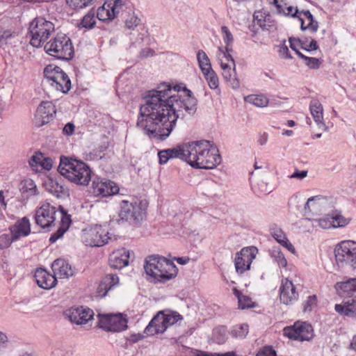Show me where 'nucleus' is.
<instances>
[{
  "label": "nucleus",
  "mask_w": 356,
  "mask_h": 356,
  "mask_svg": "<svg viewBox=\"0 0 356 356\" xmlns=\"http://www.w3.org/2000/svg\"><path fill=\"white\" fill-rule=\"evenodd\" d=\"M184 91L186 99H182L166 83L149 90L144 97L145 103L140 107L137 127L152 138L165 140L175 128L177 119L184 117V111L193 115L197 110V99L190 90L185 88Z\"/></svg>",
  "instance_id": "1"
},
{
  "label": "nucleus",
  "mask_w": 356,
  "mask_h": 356,
  "mask_svg": "<svg viewBox=\"0 0 356 356\" xmlns=\"http://www.w3.org/2000/svg\"><path fill=\"white\" fill-rule=\"evenodd\" d=\"M184 161L197 169H213L221 163L218 150L209 140L184 143Z\"/></svg>",
  "instance_id": "2"
},
{
  "label": "nucleus",
  "mask_w": 356,
  "mask_h": 356,
  "mask_svg": "<svg viewBox=\"0 0 356 356\" xmlns=\"http://www.w3.org/2000/svg\"><path fill=\"white\" fill-rule=\"evenodd\" d=\"M58 216L60 218V225L57 231L54 232L49 238V241L51 243L61 238L69 229L72 222L70 216L60 207L58 209L49 202L42 204L35 211V222L43 229L54 225Z\"/></svg>",
  "instance_id": "3"
},
{
  "label": "nucleus",
  "mask_w": 356,
  "mask_h": 356,
  "mask_svg": "<svg viewBox=\"0 0 356 356\" xmlns=\"http://www.w3.org/2000/svg\"><path fill=\"white\" fill-rule=\"evenodd\" d=\"M58 171L70 182L87 186L91 179V170L83 161L72 157L60 156Z\"/></svg>",
  "instance_id": "4"
},
{
  "label": "nucleus",
  "mask_w": 356,
  "mask_h": 356,
  "mask_svg": "<svg viewBox=\"0 0 356 356\" xmlns=\"http://www.w3.org/2000/svg\"><path fill=\"white\" fill-rule=\"evenodd\" d=\"M145 273L154 282L165 283L177 275L175 264L169 259L159 255H152L145 259Z\"/></svg>",
  "instance_id": "5"
},
{
  "label": "nucleus",
  "mask_w": 356,
  "mask_h": 356,
  "mask_svg": "<svg viewBox=\"0 0 356 356\" xmlns=\"http://www.w3.org/2000/svg\"><path fill=\"white\" fill-rule=\"evenodd\" d=\"M44 49L49 56L63 60H71L74 54L71 39L63 33H57L44 44Z\"/></svg>",
  "instance_id": "6"
},
{
  "label": "nucleus",
  "mask_w": 356,
  "mask_h": 356,
  "mask_svg": "<svg viewBox=\"0 0 356 356\" xmlns=\"http://www.w3.org/2000/svg\"><path fill=\"white\" fill-rule=\"evenodd\" d=\"M30 44L36 48L41 47L55 31V25L43 17H35L29 24Z\"/></svg>",
  "instance_id": "7"
},
{
  "label": "nucleus",
  "mask_w": 356,
  "mask_h": 356,
  "mask_svg": "<svg viewBox=\"0 0 356 356\" xmlns=\"http://www.w3.org/2000/svg\"><path fill=\"white\" fill-rule=\"evenodd\" d=\"M273 3L279 13H283L284 15L297 17L300 22V28L302 31L308 30L311 33H315L318 28V22L316 21L309 10L299 11L296 8L289 6H286L283 1L280 3L279 0H270Z\"/></svg>",
  "instance_id": "8"
},
{
  "label": "nucleus",
  "mask_w": 356,
  "mask_h": 356,
  "mask_svg": "<svg viewBox=\"0 0 356 356\" xmlns=\"http://www.w3.org/2000/svg\"><path fill=\"white\" fill-rule=\"evenodd\" d=\"M44 81L57 91L67 93L71 89V81L60 67L47 65L44 70Z\"/></svg>",
  "instance_id": "9"
},
{
  "label": "nucleus",
  "mask_w": 356,
  "mask_h": 356,
  "mask_svg": "<svg viewBox=\"0 0 356 356\" xmlns=\"http://www.w3.org/2000/svg\"><path fill=\"white\" fill-rule=\"evenodd\" d=\"M335 259L339 267L350 266L356 268V243L343 241L334 249Z\"/></svg>",
  "instance_id": "10"
},
{
  "label": "nucleus",
  "mask_w": 356,
  "mask_h": 356,
  "mask_svg": "<svg viewBox=\"0 0 356 356\" xmlns=\"http://www.w3.org/2000/svg\"><path fill=\"white\" fill-rule=\"evenodd\" d=\"M119 216L122 220L133 225H139L145 216V208L142 202L122 200L120 202Z\"/></svg>",
  "instance_id": "11"
},
{
  "label": "nucleus",
  "mask_w": 356,
  "mask_h": 356,
  "mask_svg": "<svg viewBox=\"0 0 356 356\" xmlns=\"http://www.w3.org/2000/svg\"><path fill=\"white\" fill-rule=\"evenodd\" d=\"M83 241L86 245L101 247L111 239L108 226L95 225L83 230Z\"/></svg>",
  "instance_id": "12"
},
{
  "label": "nucleus",
  "mask_w": 356,
  "mask_h": 356,
  "mask_svg": "<svg viewBox=\"0 0 356 356\" xmlns=\"http://www.w3.org/2000/svg\"><path fill=\"white\" fill-rule=\"evenodd\" d=\"M284 336L297 341H309L313 337L312 326L306 322L298 321L293 326L284 329Z\"/></svg>",
  "instance_id": "13"
},
{
  "label": "nucleus",
  "mask_w": 356,
  "mask_h": 356,
  "mask_svg": "<svg viewBox=\"0 0 356 356\" xmlns=\"http://www.w3.org/2000/svg\"><path fill=\"white\" fill-rule=\"evenodd\" d=\"M56 113V106L52 102H42L35 111L33 124L35 127H41L54 120Z\"/></svg>",
  "instance_id": "14"
},
{
  "label": "nucleus",
  "mask_w": 356,
  "mask_h": 356,
  "mask_svg": "<svg viewBox=\"0 0 356 356\" xmlns=\"http://www.w3.org/2000/svg\"><path fill=\"white\" fill-rule=\"evenodd\" d=\"M258 252L257 248L250 246L243 248L236 254L234 265L236 271L238 274H243L250 268V265Z\"/></svg>",
  "instance_id": "15"
},
{
  "label": "nucleus",
  "mask_w": 356,
  "mask_h": 356,
  "mask_svg": "<svg viewBox=\"0 0 356 356\" xmlns=\"http://www.w3.org/2000/svg\"><path fill=\"white\" fill-rule=\"evenodd\" d=\"M98 326L108 332H118L127 327V321L122 314H106L99 318Z\"/></svg>",
  "instance_id": "16"
},
{
  "label": "nucleus",
  "mask_w": 356,
  "mask_h": 356,
  "mask_svg": "<svg viewBox=\"0 0 356 356\" xmlns=\"http://www.w3.org/2000/svg\"><path fill=\"white\" fill-rule=\"evenodd\" d=\"M124 6L122 0H108L98 8L97 17L100 21L111 20L119 15Z\"/></svg>",
  "instance_id": "17"
},
{
  "label": "nucleus",
  "mask_w": 356,
  "mask_h": 356,
  "mask_svg": "<svg viewBox=\"0 0 356 356\" xmlns=\"http://www.w3.org/2000/svg\"><path fill=\"white\" fill-rule=\"evenodd\" d=\"M118 191V186L111 180L96 177L92 181V192L96 196L107 197Z\"/></svg>",
  "instance_id": "18"
},
{
  "label": "nucleus",
  "mask_w": 356,
  "mask_h": 356,
  "mask_svg": "<svg viewBox=\"0 0 356 356\" xmlns=\"http://www.w3.org/2000/svg\"><path fill=\"white\" fill-rule=\"evenodd\" d=\"M65 314L72 323L76 325H83L92 319L94 312L90 308L81 306L70 308L66 312Z\"/></svg>",
  "instance_id": "19"
},
{
  "label": "nucleus",
  "mask_w": 356,
  "mask_h": 356,
  "mask_svg": "<svg viewBox=\"0 0 356 356\" xmlns=\"http://www.w3.org/2000/svg\"><path fill=\"white\" fill-rule=\"evenodd\" d=\"M280 302L284 305H292L298 299V293L293 282L288 279H283L280 287Z\"/></svg>",
  "instance_id": "20"
},
{
  "label": "nucleus",
  "mask_w": 356,
  "mask_h": 356,
  "mask_svg": "<svg viewBox=\"0 0 356 356\" xmlns=\"http://www.w3.org/2000/svg\"><path fill=\"white\" fill-rule=\"evenodd\" d=\"M34 277L38 286L44 289H50L56 284V278L54 275L47 272L44 268H37Z\"/></svg>",
  "instance_id": "21"
},
{
  "label": "nucleus",
  "mask_w": 356,
  "mask_h": 356,
  "mask_svg": "<svg viewBox=\"0 0 356 356\" xmlns=\"http://www.w3.org/2000/svg\"><path fill=\"white\" fill-rule=\"evenodd\" d=\"M310 113L319 129L327 131V127L323 119V107L318 99H312L309 103Z\"/></svg>",
  "instance_id": "22"
},
{
  "label": "nucleus",
  "mask_w": 356,
  "mask_h": 356,
  "mask_svg": "<svg viewBox=\"0 0 356 356\" xmlns=\"http://www.w3.org/2000/svg\"><path fill=\"white\" fill-rule=\"evenodd\" d=\"M159 163H166L171 159H180L184 161V143L175 147L161 150L158 152Z\"/></svg>",
  "instance_id": "23"
},
{
  "label": "nucleus",
  "mask_w": 356,
  "mask_h": 356,
  "mask_svg": "<svg viewBox=\"0 0 356 356\" xmlns=\"http://www.w3.org/2000/svg\"><path fill=\"white\" fill-rule=\"evenodd\" d=\"M129 251L122 248L113 252L109 258V264L111 268L120 269L129 264Z\"/></svg>",
  "instance_id": "24"
},
{
  "label": "nucleus",
  "mask_w": 356,
  "mask_h": 356,
  "mask_svg": "<svg viewBox=\"0 0 356 356\" xmlns=\"http://www.w3.org/2000/svg\"><path fill=\"white\" fill-rule=\"evenodd\" d=\"M167 327L163 320V312H159L149 323L145 329V333L147 335H154L163 333Z\"/></svg>",
  "instance_id": "25"
},
{
  "label": "nucleus",
  "mask_w": 356,
  "mask_h": 356,
  "mask_svg": "<svg viewBox=\"0 0 356 356\" xmlns=\"http://www.w3.org/2000/svg\"><path fill=\"white\" fill-rule=\"evenodd\" d=\"M51 269L56 278H67L74 274L71 266L63 259L55 260L51 264Z\"/></svg>",
  "instance_id": "26"
},
{
  "label": "nucleus",
  "mask_w": 356,
  "mask_h": 356,
  "mask_svg": "<svg viewBox=\"0 0 356 356\" xmlns=\"http://www.w3.org/2000/svg\"><path fill=\"white\" fill-rule=\"evenodd\" d=\"M119 283V278L116 275L108 274L102 278L97 290L98 296L104 298L107 293L117 286Z\"/></svg>",
  "instance_id": "27"
},
{
  "label": "nucleus",
  "mask_w": 356,
  "mask_h": 356,
  "mask_svg": "<svg viewBox=\"0 0 356 356\" xmlns=\"http://www.w3.org/2000/svg\"><path fill=\"white\" fill-rule=\"evenodd\" d=\"M10 229L13 240H17L20 237L28 236L31 232L29 219L24 217L20 221L10 227Z\"/></svg>",
  "instance_id": "28"
},
{
  "label": "nucleus",
  "mask_w": 356,
  "mask_h": 356,
  "mask_svg": "<svg viewBox=\"0 0 356 356\" xmlns=\"http://www.w3.org/2000/svg\"><path fill=\"white\" fill-rule=\"evenodd\" d=\"M325 197L321 195L309 197L304 207L305 216L308 217L311 213L320 211V207L325 203Z\"/></svg>",
  "instance_id": "29"
},
{
  "label": "nucleus",
  "mask_w": 356,
  "mask_h": 356,
  "mask_svg": "<svg viewBox=\"0 0 356 356\" xmlns=\"http://www.w3.org/2000/svg\"><path fill=\"white\" fill-rule=\"evenodd\" d=\"M334 287L340 296H349L356 291V277L337 282Z\"/></svg>",
  "instance_id": "30"
},
{
  "label": "nucleus",
  "mask_w": 356,
  "mask_h": 356,
  "mask_svg": "<svg viewBox=\"0 0 356 356\" xmlns=\"http://www.w3.org/2000/svg\"><path fill=\"white\" fill-rule=\"evenodd\" d=\"M47 190L57 197L68 195V189L56 180L49 179L46 182Z\"/></svg>",
  "instance_id": "31"
},
{
  "label": "nucleus",
  "mask_w": 356,
  "mask_h": 356,
  "mask_svg": "<svg viewBox=\"0 0 356 356\" xmlns=\"http://www.w3.org/2000/svg\"><path fill=\"white\" fill-rule=\"evenodd\" d=\"M335 311L348 317H356V298H353L344 302V305L337 304Z\"/></svg>",
  "instance_id": "32"
},
{
  "label": "nucleus",
  "mask_w": 356,
  "mask_h": 356,
  "mask_svg": "<svg viewBox=\"0 0 356 356\" xmlns=\"http://www.w3.org/2000/svg\"><path fill=\"white\" fill-rule=\"evenodd\" d=\"M20 191L26 197H30L38 194L36 184L31 179H26L20 183Z\"/></svg>",
  "instance_id": "33"
},
{
  "label": "nucleus",
  "mask_w": 356,
  "mask_h": 356,
  "mask_svg": "<svg viewBox=\"0 0 356 356\" xmlns=\"http://www.w3.org/2000/svg\"><path fill=\"white\" fill-rule=\"evenodd\" d=\"M232 51H228L227 47L223 48L222 46L218 47L216 56L220 63V67H222L224 64H230L232 60H234L230 54Z\"/></svg>",
  "instance_id": "34"
},
{
  "label": "nucleus",
  "mask_w": 356,
  "mask_h": 356,
  "mask_svg": "<svg viewBox=\"0 0 356 356\" xmlns=\"http://www.w3.org/2000/svg\"><path fill=\"white\" fill-rule=\"evenodd\" d=\"M197 60L202 73L213 70L210 59L203 50H199L197 53Z\"/></svg>",
  "instance_id": "35"
},
{
  "label": "nucleus",
  "mask_w": 356,
  "mask_h": 356,
  "mask_svg": "<svg viewBox=\"0 0 356 356\" xmlns=\"http://www.w3.org/2000/svg\"><path fill=\"white\" fill-rule=\"evenodd\" d=\"M245 101L257 107H265L268 104V99L262 95H250L245 97Z\"/></svg>",
  "instance_id": "36"
},
{
  "label": "nucleus",
  "mask_w": 356,
  "mask_h": 356,
  "mask_svg": "<svg viewBox=\"0 0 356 356\" xmlns=\"http://www.w3.org/2000/svg\"><path fill=\"white\" fill-rule=\"evenodd\" d=\"M211 90L218 89L219 79L217 74L213 70H211L202 73Z\"/></svg>",
  "instance_id": "37"
},
{
  "label": "nucleus",
  "mask_w": 356,
  "mask_h": 356,
  "mask_svg": "<svg viewBox=\"0 0 356 356\" xmlns=\"http://www.w3.org/2000/svg\"><path fill=\"white\" fill-rule=\"evenodd\" d=\"M15 38V33L10 30H0V47L5 49L7 44L13 43Z\"/></svg>",
  "instance_id": "38"
},
{
  "label": "nucleus",
  "mask_w": 356,
  "mask_h": 356,
  "mask_svg": "<svg viewBox=\"0 0 356 356\" xmlns=\"http://www.w3.org/2000/svg\"><path fill=\"white\" fill-rule=\"evenodd\" d=\"M221 34L225 47L228 51H232L234 36L229 28L226 26H221Z\"/></svg>",
  "instance_id": "39"
},
{
  "label": "nucleus",
  "mask_w": 356,
  "mask_h": 356,
  "mask_svg": "<svg viewBox=\"0 0 356 356\" xmlns=\"http://www.w3.org/2000/svg\"><path fill=\"white\" fill-rule=\"evenodd\" d=\"M248 333V325L247 324L236 325L234 326L229 334L234 338L243 339Z\"/></svg>",
  "instance_id": "40"
},
{
  "label": "nucleus",
  "mask_w": 356,
  "mask_h": 356,
  "mask_svg": "<svg viewBox=\"0 0 356 356\" xmlns=\"http://www.w3.org/2000/svg\"><path fill=\"white\" fill-rule=\"evenodd\" d=\"M213 337L219 344L224 343L227 339V330L225 326H219L213 330Z\"/></svg>",
  "instance_id": "41"
},
{
  "label": "nucleus",
  "mask_w": 356,
  "mask_h": 356,
  "mask_svg": "<svg viewBox=\"0 0 356 356\" xmlns=\"http://www.w3.org/2000/svg\"><path fill=\"white\" fill-rule=\"evenodd\" d=\"M234 295L238 298L239 308L244 309L253 306V302L251 298L248 296L242 295L239 291L234 289Z\"/></svg>",
  "instance_id": "42"
},
{
  "label": "nucleus",
  "mask_w": 356,
  "mask_h": 356,
  "mask_svg": "<svg viewBox=\"0 0 356 356\" xmlns=\"http://www.w3.org/2000/svg\"><path fill=\"white\" fill-rule=\"evenodd\" d=\"M271 257L273 261L277 264L280 267L284 268L287 265V261L284 254L279 250V248H273L270 251Z\"/></svg>",
  "instance_id": "43"
},
{
  "label": "nucleus",
  "mask_w": 356,
  "mask_h": 356,
  "mask_svg": "<svg viewBox=\"0 0 356 356\" xmlns=\"http://www.w3.org/2000/svg\"><path fill=\"white\" fill-rule=\"evenodd\" d=\"M317 296L316 295L309 296L302 302V309L304 313H311L317 306Z\"/></svg>",
  "instance_id": "44"
},
{
  "label": "nucleus",
  "mask_w": 356,
  "mask_h": 356,
  "mask_svg": "<svg viewBox=\"0 0 356 356\" xmlns=\"http://www.w3.org/2000/svg\"><path fill=\"white\" fill-rule=\"evenodd\" d=\"M182 319L180 314L174 312H163V320L167 328Z\"/></svg>",
  "instance_id": "45"
},
{
  "label": "nucleus",
  "mask_w": 356,
  "mask_h": 356,
  "mask_svg": "<svg viewBox=\"0 0 356 356\" xmlns=\"http://www.w3.org/2000/svg\"><path fill=\"white\" fill-rule=\"evenodd\" d=\"M95 12L90 10L82 19L80 25L86 29H91L95 24Z\"/></svg>",
  "instance_id": "46"
},
{
  "label": "nucleus",
  "mask_w": 356,
  "mask_h": 356,
  "mask_svg": "<svg viewBox=\"0 0 356 356\" xmlns=\"http://www.w3.org/2000/svg\"><path fill=\"white\" fill-rule=\"evenodd\" d=\"M252 188L254 193L260 195H266L269 193L271 190L268 188V184L263 181L254 183L252 186Z\"/></svg>",
  "instance_id": "47"
},
{
  "label": "nucleus",
  "mask_w": 356,
  "mask_h": 356,
  "mask_svg": "<svg viewBox=\"0 0 356 356\" xmlns=\"http://www.w3.org/2000/svg\"><path fill=\"white\" fill-rule=\"evenodd\" d=\"M298 56L304 60L305 64L310 69H318L320 67L321 62L318 58L306 56L301 52H298Z\"/></svg>",
  "instance_id": "48"
},
{
  "label": "nucleus",
  "mask_w": 356,
  "mask_h": 356,
  "mask_svg": "<svg viewBox=\"0 0 356 356\" xmlns=\"http://www.w3.org/2000/svg\"><path fill=\"white\" fill-rule=\"evenodd\" d=\"M331 216H327L322 218L315 219L313 221V226L319 227L322 229H329L333 227Z\"/></svg>",
  "instance_id": "49"
},
{
  "label": "nucleus",
  "mask_w": 356,
  "mask_h": 356,
  "mask_svg": "<svg viewBox=\"0 0 356 356\" xmlns=\"http://www.w3.org/2000/svg\"><path fill=\"white\" fill-rule=\"evenodd\" d=\"M333 227H340L348 224L349 220L346 218L341 214L336 213L331 216Z\"/></svg>",
  "instance_id": "50"
},
{
  "label": "nucleus",
  "mask_w": 356,
  "mask_h": 356,
  "mask_svg": "<svg viewBox=\"0 0 356 356\" xmlns=\"http://www.w3.org/2000/svg\"><path fill=\"white\" fill-rule=\"evenodd\" d=\"M92 0H66L67 4L74 9H81L88 6Z\"/></svg>",
  "instance_id": "51"
},
{
  "label": "nucleus",
  "mask_w": 356,
  "mask_h": 356,
  "mask_svg": "<svg viewBox=\"0 0 356 356\" xmlns=\"http://www.w3.org/2000/svg\"><path fill=\"white\" fill-rule=\"evenodd\" d=\"M271 234L273 237L282 245L287 241V238L284 232L280 228L271 229Z\"/></svg>",
  "instance_id": "52"
},
{
  "label": "nucleus",
  "mask_w": 356,
  "mask_h": 356,
  "mask_svg": "<svg viewBox=\"0 0 356 356\" xmlns=\"http://www.w3.org/2000/svg\"><path fill=\"white\" fill-rule=\"evenodd\" d=\"M222 69V74L225 79L226 78H230V74H232L234 72H236V64L234 60H232L230 64H224L222 67H220Z\"/></svg>",
  "instance_id": "53"
},
{
  "label": "nucleus",
  "mask_w": 356,
  "mask_h": 356,
  "mask_svg": "<svg viewBox=\"0 0 356 356\" xmlns=\"http://www.w3.org/2000/svg\"><path fill=\"white\" fill-rule=\"evenodd\" d=\"M141 22L140 19L136 15L133 14L125 21V26L129 29H134L140 25Z\"/></svg>",
  "instance_id": "54"
},
{
  "label": "nucleus",
  "mask_w": 356,
  "mask_h": 356,
  "mask_svg": "<svg viewBox=\"0 0 356 356\" xmlns=\"http://www.w3.org/2000/svg\"><path fill=\"white\" fill-rule=\"evenodd\" d=\"M194 356H236L234 352H227L225 353H209L202 350H196Z\"/></svg>",
  "instance_id": "55"
},
{
  "label": "nucleus",
  "mask_w": 356,
  "mask_h": 356,
  "mask_svg": "<svg viewBox=\"0 0 356 356\" xmlns=\"http://www.w3.org/2000/svg\"><path fill=\"white\" fill-rule=\"evenodd\" d=\"M225 80L234 90H236L240 87V81L237 77L236 72L232 74H230V78H226Z\"/></svg>",
  "instance_id": "56"
},
{
  "label": "nucleus",
  "mask_w": 356,
  "mask_h": 356,
  "mask_svg": "<svg viewBox=\"0 0 356 356\" xmlns=\"http://www.w3.org/2000/svg\"><path fill=\"white\" fill-rule=\"evenodd\" d=\"M12 234H2L0 236V249L8 248L13 241Z\"/></svg>",
  "instance_id": "57"
},
{
  "label": "nucleus",
  "mask_w": 356,
  "mask_h": 356,
  "mask_svg": "<svg viewBox=\"0 0 356 356\" xmlns=\"http://www.w3.org/2000/svg\"><path fill=\"white\" fill-rule=\"evenodd\" d=\"M289 43L290 47L296 53L297 55L298 52H300L298 49V47H300L302 49H303V45H305V43L303 41H301L297 38H290Z\"/></svg>",
  "instance_id": "58"
},
{
  "label": "nucleus",
  "mask_w": 356,
  "mask_h": 356,
  "mask_svg": "<svg viewBox=\"0 0 356 356\" xmlns=\"http://www.w3.org/2000/svg\"><path fill=\"white\" fill-rule=\"evenodd\" d=\"M42 160V154L40 153L38 154L33 155V156H31V158L29 160V165L33 168H37L38 166H41Z\"/></svg>",
  "instance_id": "59"
},
{
  "label": "nucleus",
  "mask_w": 356,
  "mask_h": 356,
  "mask_svg": "<svg viewBox=\"0 0 356 356\" xmlns=\"http://www.w3.org/2000/svg\"><path fill=\"white\" fill-rule=\"evenodd\" d=\"M267 15L268 14H266V12L262 10L256 11L253 15L254 23L260 26L262 22V19H265Z\"/></svg>",
  "instance_id": "60"
},
{
  "label": "nucleus",
  "mask_w": 356,
  "mask_h": 356,
  "mask_svg": "<svg viewBox=\"0 0 356 356\" xmlns=\"http://www.w3.org/2000/svg\"><path fill=\"white\" fill-rule=\"evenodd\" d=\"M257 356H276V353L271 347L268 346L261 349Z\"/></svg>",
  "instance_id": "61"
},
{
  "label": "nucleus",
  "mask_w": 356,
  "mask_h": 356,
  "mask_svg": "<svg viewBox=\"0 0 356 356\" xmlns=\"http://www.w3.org/2000/svg\"><path fill=\"white\" fill-rule=\"evenodd\" d=\"M273 21L271 19V16L270 15H267L265 19H262L261 24L260 27L263 29L268 30L270 27L273 26Z\"/></svg>",
  "instance_id": "62"
},
{
  "label": "nucleus",
  "mask_w": 356,
  "mask_h": 356,
  "mask_svg": "<svg viewBox=\"0 0 356 356\" xmlns=\"http://www.w3.org/2000/svg\"><path fill=\"white\" fill-rule=\"evenodd\" d=\"M74 128L75 126L72 122H68L64 126L63 134L65 136H71L74 131Z\"/></svg>",
  "instance_id": "63"
},
{
  "label": "nucleus",
  "mask_w": 356,
  "mask_h": 356,
  "mask_svg": "<svg viewBox=\"0 0 356 356\" xmlns=\"http://www.w3.org/2000/svg\"><path fill=\"white\" fill-rule=\"evenodd\" d=\"M280 56L284 58L291 59L292 56H291L288 47L284 44L282 45L279 50Z\"/></svg>",
  "instance_id": "64"
}]
</instances>
